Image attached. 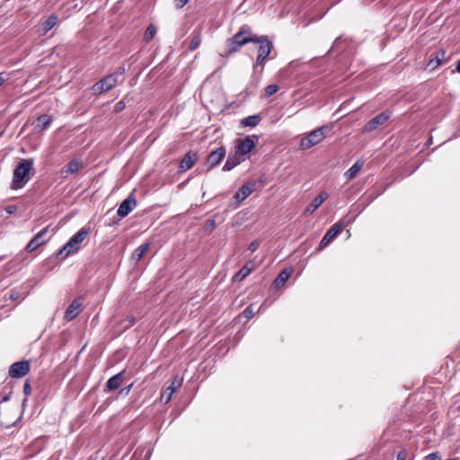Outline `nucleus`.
<instances>
[{
    "label": "nucleus",
    "mask_w": 460,
    "mask_h": 460,
    "mask_svg": "<svg viewBox=\"0 0 460 460\" xmlns=\"http://www.w3.org/2000/svg\"><path fill=\"white\" fill-rule=\"evenodd\" d=\"M27 294L23 291H21L18 288H13L9 293V299L13 301H22L25 298Z\"/></svg>",
    "instance_id": "c85d7f7f"
},
{
    "label": "nucleus",
    "mask_w": 460,
    "mask_h": 460,
    "mask_svg": "<svg viewBox=\"0 0 460 460\" xmlns=\"http://www.w3.org/2000/svg\"><path fill=\"white\" fill-rule=\"evenodd\" d=\"M253 43L259 44L256 66H263L267 58L271 52L273 44L267 36L254 35Z\"/></svg>",
    "instance_id": "39448f33"
},
{
    "label": "nucleus",
    "mask_w": 460,
    "mask_h": 460,
    "mask_svg": "<svg viewBox=\"0 0 460 460\" xmlns=\"http://www.w3.org/2000/svg\"><path fill=\"white\" fill-rule=\"evenodd\" d=\"M58 17L56 14H51L48 17L46 21L42 23V32L43 34H46L48 31H49L58 22Z\"/></svg>",
    "instance_id": "bb28decb"
},
{
    "label": "nucleus",
    "mask_w": 460,
    "mask_h": 460,
    "mask_svg": "<svg viewBox=\"0 0 460 460\" xmlns=\"http://www.w3.org/2000/svg\"><path fill=\"white\" fill-rule=\"evenodd\" d=\"M363 164L359 161H357L346 172L345 176L348 181L354 179L357 174L360 172Z\"/></svg>",
    "instance_id": "cd10ccee"
},
{
    "label": "nucleus",
    "mask_w": 460,
    "mask_h": 460,
    "mask_svg": "<svg viewBox=\"0 0 460 460\" xmlns=\"http://www.w3.org/2000/svg\"><path fill=\"white\" fill-rule=\"evenodd\" d=\"M330 130L331 128L328 125H324L310 131L301 138L299 143L300 149L306 150L321 143Z\"/></svg>",
    "instance_id": "20e7f679"
},
{
    "label": "nucleus",
    "mask_w": 460,
    "mask_h": 460,
    "mask_svg": "<svg viewBox=\"0 0 460 460\" xmlns=\"http://www.w3.org/2000/svg\"><path fill=\"white\" fill-rule=\"evenodd\" d=\"M446 54L447 51L444 49H439L431 54L426 67L430 71L435 70L444 62L446 59Z\"/></svg>",
    "instance_id": "2eb2a0df"
},
{
    "label": "nucleus",
    "mask_w": 460,
    "mask_h": 460,
    "mask_svg": "<svg viewBox=\"0 0 460 460\" xmlns=\"http://www.w3.org/2000/svg\"><path fill=\"white\" fill-rule=\"evenodd\" d=\"M344 225L342 223L334 224L323 235L320 243L319 249L325 248L343 230Z\"/></svg>",
    "instance_id": "9b49d317"
},
{
    "label": "nucleus",
    "mask_w": 460,
    "mask_h": 460,
    "mask_svg": "<svg viewBox=\"0 0 460 460\" xmlns=\"http://www.w3.org/2000/svg\"><path fill=\"white\" fill-rule=\"evenodd\" d=\"M194 165V159L190 152L187 153L180 162L179 169L181 172H186Z\"/></svg>",
    "instance_id": "b1692460"
},
{
    "label": "nucleus",
    "mask_w": 460,
    "mask_h": 460,
    "mask_svg": "<svg viewBox=\"0 0 460 460\" xmlns=\"http://www.w3.org/2000/svg\"><path fill=\"white\" fill-rule=\"evenodd\" d=\"M126 105L123 100L118 102L114 106L115 112H120L125 109Z\"/></svg>",
    "instance_id": "72a5a7b5"
},
{
    "label": "nucleus",
    "mask_w": 460,
    "mask_h": 460,
    "mask_svg": "<svg viewBox=\"0 0 460 460\" xmlns=\"http://www.w3.org/2000/svg\"><path fill=\"white\" fill-rule=\"evenodd\" d=\"M408 457V452L405 449H402L398 452L396 460H406Z\"/></svg>",
    "instance_id": "e433bc0d"
},
{
    "label": "nucleus",
    "mask_w": 460,
    "mask_h": 460,
    "mask_svg": "<svg viewBox=\"0 0 460 460\" xmlns=\"http://www.w3.org/2000/svg\"><path fill=\"white\" fill-rule=\"evenodd\" d=\"M81 305L78 299L73 300L65 312V319L68 322L74 320L78 315Z\"/></svg>",
    "instance_id": "a211bd4d"
},
{
    "label": "nucleus",
    "mask_w": 460,
    "mask_h": 460,
    "mask_svg": "<svg viewBox=\"0 0 460 460\" xmlns=\"http://www.w3.org/2000/svg\"><path fill=\"white\" fill-rule=\"evenodd\" d=\"M49 233V227H44L39 233H37L33 238L27 243L25 247V251L28 252H34L37 248H39L43 243H47L48 238L46 237Z\"/></svg>",
    "instance_id": "1a4fd4ad"
},
{
    "label": "nucleus",
    "mask_w": 460,
    "mask_h": 460,
    "mask_svg": "<svg viewBox=\"0 0 460 460\" xmlns=\"http://www.w3.org/2000/svg\"><path fill=\"white\" fill-rule=\"evenodd\" d=\"M157 31L156 27L154 24H149L144 34V40L149 42Z\"/></svg>",
    "instance_id": "7c9ffc66"
},
{
    "label": "nucleus",
    "mask_w": 460,
    "mask_h": 460,
    "mask_svg": "<svg viewBox=\"0 0 460 460\" xmlns=\"http://www.w3.org/2000/svg\"><path fill=\"white\" fill-rule=\"evenodd\" d=\"M391 117V112L388 111H383L379 114H377L376 117H374L372 119H370L365 126H364V132L370 133L376 129L379 126L385 124Z\"/></svg>",
    "instance_id": "6e6552de"
},
{
    "label": "nucleus",
    "mask_w": 460,
    "mask_h": 460,
    "mask_svg": "<svg viewBox=\"0 0 460 460\" xmlns=\"http://www.w3.org/2000/svg\"><path fill=\"white\" fill-rule=\"evenodd\" d=\"M261 118L259 114L251 115L241 120L240 126L242 128H255L261 121Z\"/></svg>",
    "instance_id": "5701e85b"
},
{
    "label": "nucleus",
    "mask_w": 460,
    "mask_h": 460,
    "mask_svg": "<svg viewBox=\"0 0 460 460\" xmlns=\"http://www.w3.org/2000/svg\"><path fill=\"white\" fill-rule=\"evenodd\" d=\"M30 371V363L27 360L15 362L10 366L9 375L14 378H21Z\"/></svg>",
    "instance_id": "f8f14e48"
},
{
    "label": "nucleus",
    "mask_w": 460,
    "mask_h": 460,
    "mask_svg": "<svg viewBox=\"0 0 460 460\" xmlns=\"http://www.w3.org/2000/svg\"><path fill=\"white\" fill-rule=\"evenodd\" d=\"M149 248H150V243H145L139 245L133 252V253L131 255V259L135 262H138L143 258L145 253L149 250Z\"/></svg>",
    "instance_id": "4be33fe9"
},
{
    "label": "nucleus",
    "mask_w": 460,
    "mask_h": 460,
    "mask_svg": "<svg viewBox=\"0 0 460 460\" xmlns=\"http://www.w3.org/2000/svg\"><path fill=\"white\" fill-rule=\"evenodd\" d=\"M254 34L250 26L243 25L234 36L226 40L225 54L232 55L237 52L243 46L252 42Z\"/></svg>",
    "instance_id": "f257e3e1"
},
{
    "label": "nucleus",
    "mask_w": 460,
    "mask_h": 460,
    "mask_svg": "<svg viewBox=\"0 0 460 460\" xmlns=\"http://www.w3.org/2000/svg\"><path fill=\"white\" fill-rule=\"evenodd\" d=\"M137 206V200L129 196L124 199L118 208L117 214L120 217H127Z\"/></svg>",
    "instance_id": "4468645a"
},
{
    "label": "nucleus",
    "mask_w": 460,
    "mask_h": 460,
    "mask_svg": "<svg viewBox=\"0 0 460 460\" xmlns=\"http://www.w3.org/2000/svg\"><path fill=\"white\" fill-rule=\"evenodd\" d=\"M6 211L11 214V213H13L14 211V208L13 207H9V208H6Z\"/></svg>",
    "instance_id": "a18cd8bd"
},
{
    "label": "nucleus",
    "mask_w": 460,
    "mask_h": 460,
    "mask_svg": "<svg viewBox=\"0 0 460 460\" xmlns=\"http://www.w3.org/2000/svg\"><path fill=\"white\" fill-rule=\"evenodd\" d=\"M132 386H133V384H130L127 387H124L123 389H121V391L119 393L128 394L129 393V391L131 390Z\"/></svg>",
    "instance_id": "79ce46f5"
},
{
    "label": "nucleus",
    "mask_w": 460,
    "mask_h": 460,
    "mask_svg": "<svg viewBox=\"0 0 460 460\" xmlns=\"http://www.w3.org/2000/svg\"><path fill=\"white\" fill-rule=\"evenodd\" d=\"M255 147V142L252 137L247 136L244 138H237L234 141V153L241 156L246 157L248 154Z\"/></svg>",
    "instance_id": "0eeeda50"
},
{
    "label": "nucleus",
    "mask_w": 460,
    "mask_h": 460,
    "mask_svg": "<svg viewBox=\"0 0 460 460\" xmlns=\"http://www.w3.org/2000/svg\"><path fill=\"white\" fill-rule=\"evenodd\" d=\"M255 188L256 182L253 181H249L243 184L234 195L236 204L239 205L247 197H249L255 190Z\"/></svg>",
    "instance_id": "9d476101"
},
{
    "label": "nucleus",
    "mask_w": 460,
    "mask_h": 460,
    "mask_svg": "<svg viewBox=\"0 0 460 460\" xmlns=\"http://www.w3.org/2000/svg\"><path fill=\"white\" fill-rule=\"evenodd\" d=\"M23 393L26 394V395H29L31 393V386L29 383V381H26L23 385Z\"/></svg>",
    "instance_id": "4c0bfd02"
},
{
    "label": "nucleus",
    "mask_w": 460,
    "mask_h": 460,
    "mask_svg": "<svg viewBox=\"0 0 460 460\" xmlns=\"http://www.w3.org/2000/svg\"><path fill=\"white\" fill-rule=\"evenodd\" d=\"M245 161V157L237 155L234 152L230 153L227 159L223 166V171L229 172L235 166L239 165L242 162Z\"/></svg>",
    "instance_id": "f3484780"
},
{
    "label": "nucleus",
    "mask_w": 460,
    "mask_h": 460,
    "mask_svg": "<svg viewBox=\"0 0 460 460\" xmlns=\"http://www.w3.org/2000/svg\"><path fill=\"white\" fill-rule=\"evenodd\" d=\"M456 72L460 73V59L456 63Z\"/></svg>",
    "instance_id": "c03bdc74"
},
{
    "label": "nucleus",
    "mask_w": 460,
    "mask_h": 460,
    "mask_svg": "<svg viewBox=\"0 0 460 460\" xmlns=\"http://www.w3.org/2000/svg\"><path fill=\"white\" fill-rule=\"evenodd\" d=\"M423 460H440L438 452H433L424 457Z\"/></svg>",
    "instance_id": "c9c22d12"
},
{
    "label": "nucleus",
    "mask_w": 460,
    "mask_h": 460,
    "mask_svg": "<svg viewBox=\"0 0 460 460\" xmlns=\"http://www.w3.org/2000/svg\"><path fill=\"white\" fill-rule=\"evenodd\" d=\"M290 274L291 270L288 269L281 270L274 280V286L278 288L282 287L290 277Z\"/></svg>",
    "instance_id": "a878e982"
},
{
    "label": "nucleus",
    "mask_w": 460,
    "mask_h": 460,
    "mask_svg": "<svg viewBox=\"0 0 460 460\" xmlns=\"http://www.w3.org/2000/svg\"><path fill=\"white\" fill-rule=\"evenodd\" d=\"M181 385V381H177L176 379H174L172 384L162 393L161 394V401L164 402L165 403H167L172 394L175 393V391Z\"/></svg>",
    "instance_id": "aec40b11"
},
{
    "label": "nucleus",
    "mask_w": 460,
    "mask_h": 460,
    "mask_svg": "<svg viewBox=\"0 0 460 460\" xmlns=\"http://www.w3.org/2000/svg\"><path fill=\"white\" fill-rule=\"evenodd\" d=\"M201 40H202V37H201L200 32H197V33L193 34L191 37L189 48H188L189 50L193 51L197 48H199V46L201 43Z\"/></svg>",
    "instance_id": "c756f323"
},
{
    "label": "nucleus",
    "mask_w": 460,
    "mask_h": 460,
    "mask_svg": "<svg viewBox=\"0 0 460 460\" xmlns=\"http://www.w3.org/2000/svg\"><path fill=\"white\" fill-rule=\"evenodd\" d=\"M4 73H0V86L4 83L5 78L3 76Z\"/></svg>",
    "instance_id": "37998d69"
},
{
    "label": "nucleus",
    "mask_w": 460,
    "mask_h": 460,
    "mask_svg": "<svg viewBox=\"0 0 460 460\" xmlns=\"http://www.w3.org/2000/svg\"><path fill=\"white\" fill-rule=\"evenodd\" d=\"M189 0H175V6L179 9L182 8Z\"/></svg>",
    "instance_id": "ea45409f"
},
{
    "label": "nucleus",
    "mask_w": 460,
    "mask_h": 460,
    "mask_svg": "<svg viewBox=\"0 0 460 460\" xmlns=\"http://www.w3.org/2000/svg\"><path fill=\"white\" fill-rule=\"evenodd\" d=\"M89 234V229L83 227L75 233L68 242L58 252L57 255L62 260L67 258L71 253L80 249L81 243Z\"/></svg>",
    "instance_id": "7ed1b4c3"
},
{
    "label": "nucleus",
    "mask_w": 460,
    "mask_h": 460,
    "mask_svg": "<svg viewBox=\"0 0 460 460\" xmlns=\"http://www.w3.org/2000/svg\"><path fill=\"white\" fill-rule=\"evenodd\" d=\"M129 323H130V325L134 324L135 323V319L134 318L129 319Z\"/></svg>",
    "instance_id": "49530a36"
},
{
    "label": "nucleus",
    "mask_w": 460,
    "mask_h": 460,
    "mask_svg": "<svg viewBox=\"0 0 460 460\" xmlns=\"http://www.w3.org/2000/svg\"><path fill=\"white\" fill-rule=\"evenodd\" d=\"M8 400H9V397H8V396H4V397L3 398V401H4V402L8 401Z\"/></svg>",
    "instance_id": "de8ad7c7"
},
{
    "label": "nucleus",
    "mask_w": 460,
    "mask_h": 460,
    "mask_svg": "<svg viewBox=\"0 0 460 460\" xmlns=\"http://www.w3.org/2000/svg\"><path fill=\"white\" fill-rule=\"evenodd\" d=\"M215 226V222H214V220H211L210 221V226Z\"/></svg>",
    "instance_id": "09e8293b"
},
{
    "label": "nucleus",
    "mask_w": 460,
    "mask_h": 460,
    "mask_svg": "<svg viewBox=\"0 0 460 460\" xmlns=\"http://www.w3.org/2000/svg\"><path fill=\"white\" fill-rule=\"evenodd\" d=\"M328 197H329V195L327 192L322 191L305 208V214L310 215V214L314 213L323 203V201L328 199Z\"/></svg>",
    "instance_id": "dca6fc26"
},
{
    "label": "nucleus",
    "mask_w": 460,
    "mask_h": 460,
    "mask_svg": "<svg viewBox=\"0 0 460 460\" xmlns=\"http://www.w3.org/2000/svg\"><path fill=\"white\" fill-rule=\"evenodd\" d=\"M33 169L32 159H22L14 168L12 189L18 190L22 188L25 183L30 180L29 174Z\"/></svg>",
    "instance_id": "f03ea898"
},
{
    "label": "nucleus",
    "mask_w": 460,
    "mask_h": 460,
    "mask_svg": "<svg viewBox=\"0 0 460 460\" xmlns=\"http://www.w3.org/2000/svg\"><path fill=\"white\" fill-rule=\"evenodd\" d=\"M68 166H69V170L71 172H76L77 169H78V164L75 162V161H71L69 164H68Z\"/></svg>",
    "instance_id": "58836bf2"
},
{
    "label": "nucleus",
    "mask_w": 460,
    "mask_h": 460,
    "mask_svg": "<svg viewBox=\"0 0 460 460\" xmlns=\"http://www.w3.org/2000/svg\"><path fill=\"white\" fill-rule=\"evenodd\" d=\"M226 153V147L221 146L217 148H216L214 151H212L208 156L207 157V163L209 165L208 169H211L215 166H217L222 159L225 157Z\"/></svg>",
    "instance_id": "ddd939ff"
},
{
    "label": "nucleus",
    "mask_w": 460,
    "mask_h": 460,
    "mask_svg": "<svg viewBox=\"0 0 460 460\" xmlns=\"http://www.w3.org/2000/svg\"><path fill=\"white\" fill-rule=\"evenodd\" d=\"M125 73L126 69L124 66H121L117 69V71L114 74H116V78L118 79V75H123Z\"/></svg>",
    "instance_id": "a19ab883"
},
{
    "label": "nucleus",
    "mask_w": 460,
    "mask_h": 460,
    "mask_svg": "<svg viewBox=\"0 0 460 460\" xmlns=\"http://www.w3.org/2000/svg\"><path fill=\"white\" fill-rule=\"evenodd\" d=\"M52 122V117L48 114L40 115L36 119L35 128L39 131L45 130Z\"/></svg>",
    "instance_id": "412c9836"
},
{
    "label": "nucleus",
    "mask_w": 460,
    "mask_h": 460,
    "mask_svg": "<svg viewBox=\"0 0 460 460\" xmlns=\"http://www.w3.org/2000/svg\"><path fill=\"white\" fill-rule=\"evenodd\" d=\"M117 84L116 74H109L93 85V93L100 95L110 91Z\"/></svg>",
    "instance_id": "423d86ee"
},
{
    "label": "nucleus",
    "mask_w": 460,
    "mask_h": 460,
    "mask_svg": "<svg viewBox=\"0 0 460 460\" xmlns=\"http://www.w3.org/2000/svg\"><path fill=\"white\" fill-rule=\"evenodd\" d=\"M243 314L245 318L250 319L254 315L252 305L247 306L243 312Z\"/></svg>",
    "instance_id": "473e14b6"
},
{
    "label": "nucleus",
    "mask_w": 460,
    "mask_h": 460,
    "mask_svg": "<svg viewBox=\"0 0 460 460\" xmlns=\"http://www.w3.org/2000/svg\"><path fill=\"white\" fill-rule=\"evenodd\" d=\"M260 246V243L259 241L257 240H253L248 246V250L251 251L252 252H254L255 251L258 250Z\"/></svg>",
    "instance_id": "f704fd0d"
},
{
    "label": "nucleus",
    "mask_w": 460,
    "mask_h": 460,
    "mask_svg": "<svg viewBox=\"0 0 460 460\" xmlns=\"http://www.w3.org/2000/svg\"><path fill=\"white\" fill-rule=\"evenodd\" d=\"M279 90V86L277 84H269L264 88L263 96L268 98L275 94Z\"/></svg>",
    "instance_id": "2f4dec72"
},
{
    "label": "nucleus",
    "mask_w": 460,
    "mask_h": 460,
    "mask_svg": "<svg viewBox=\"0 0 460 460\" xmlns=\"http://www.w3.org/2000/svg\"><path fill=\"white\" fill-rule=\"evenodd\" d=\"M252 261H248L243 267H242L239 271L234 275V280H243L244 279L252 270V267L250 266Z\"/></svg>",
    "instance_id": "393cba45"
},
{
    "label": "nucleus",
    "mask_w": 460,
    "mask_h": 460,
    "mask_svg": "<svg viewBox=\"0 0 460 460\" xmlns=\"http://www.w3.org/2000/svg\"><path fill=\"white\" fill-rule=\"evenodd\" d=\"M123 376H124V371H121V372L114 375L113 376L110 377L108 379V381L106 382L105 391L111 392V391H114V390L118 389L122 384Z\"/></svg>",
    "instance_id": "6ab92c4d"
}]
</instances>
